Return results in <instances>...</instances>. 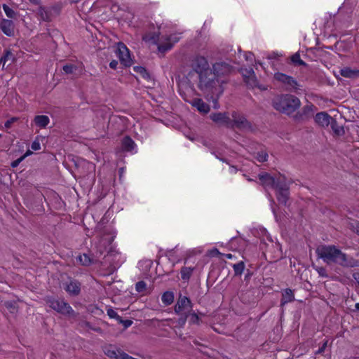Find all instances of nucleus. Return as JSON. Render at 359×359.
<instances>
[{
	"label": "nucleus",
	"mask_w": 359,
	"mask_h": 359,
	"mask_svg": "<svg viewBox=\"0 0 359 359\" xmlns=\"http://www.w3.org/2000/svg\"><path fill=\"white\" fill-rule=\"evenodd\" d=\"M211 254L212 255H219L220 252H219V250L217 249V248H214L212 251H211Z\"/></svg>",
	"instance_id": "13d9d810"
},
{
	"label": "nucleus",
	"mask_w": 359,
	"mask_h": 359,
	"mask_svg": "<svg viewBox=\"0 0 359 359\" xmlns=\"http://www.w3.org/2000/svg\"><path fill=\"white\" fill-rule=\"evenodd\" d=\"M172 46V44L170 43H165V44H160L158 46V50L161 53H165V52L168 51V50L171 49Z\"/></svg>",
	"instance_id": "a18cd8bd"
},
{
	"label": "nucleus",
	"mask_w": 359,
	"mask_h": 359,
	"mask_svg": "<svg viewBox=\"0 0 359 359\" xmlns=\"http://www.w3.org/2000/svg\"><path fill=\"white\" fill-rule=\"evenodd\" d=\"M275 177H273L267 172H262L258 175L260 184L264 187V189L273 188Z\"/></svg>",
	"instance_id": "4468645a"
},
{
	"label": "nucleus",
	"mask_w": 359,
	"mask_h": 359,
	"mask_svg": "<svg viewBox=\"0 0 359 359\" xmlns=\"http://www.w3.org/2000/svg\"><path fill=\"white\" fill-rule=\"evenodd\" d=\"M255 158L260 163L265 162L268 159V154L264 151H259L257 153Z\"/></svg>",
	"instance_id": "ea45409f"
},
{
	"label": "nucleus",
	"mask_w": 359,
	"mask_h": 359,
	"mask_svg": "<svg viewBox=\"0 0 359 359\" xmlns=\"http://www.w3.org/2000/svg\"><path fill=\"white\" fill-rule=\"evenodd\" d=\"M316 107L313 104L309 103L295 114L294 119L298 122L307 121L313 116Z\"/></svg>",
	"instance_id": "9d476101"
},
{
	"label": "nucleus",
	"mask_w": 359,
	"mask_h": 359,
	"mask_svg": "<svg viewBox=\"0 0 359 359\" xmlns=\"http://www.w3.org/2000/svg\"><path fill=\"white\" fill-rule=\"evenodd\" d=\"M348 226L351 231L359 236V220H351Z\"/></svg>",
	"instance_id": "72a5a7b5"
},
{
	"label": "nucleus",
	"mask_w": 359,
	"mask_h": 359,
	"mask_svg": "<svg viewBox=\"0 0 359 359\" xmlns=\"http://www.w3.org/2000/svg\"><path fill=\"white\" fill-rule=\"evenodd\" d=\"M231 126L229 128H238L239 130L251 129L252 124L249 122L246 117L238 111H233L231 113Z\"/></svg>",
	"instance_id": "0eeeda50"
},
{
	"label": "nucleus",
	"mask_w": 359,
	"mask_h": 359,
	"mask_svg": "<svg viewBox=\"0 0 359 359\" xmlns=\"http://www.w3.org/2000/svg\"><path fill=\"white\" fill-rule=\"evenodd\" d=\"M107 313L110 318H115L117 321L121 318V316L111 308L107 309Z\"/></svg>",
	"instance_id": "c03bdc74"
},
{
	"label": "nucleus",
	"mask_w": 359,
	"mask_h": 359,
	"mask_svg": "<svg viewBox=\"0 0 359 359\" xmlns=\"http://www.w3.org/2000/svg\"><path fill=\"white\" fill-rule=\"evenodd\" d=\"M191 70L187 74V78L191 80L195 74L200 76L211 70L208 60L203 56H196L191 62Z\"/></svg>",
	"instance_id": "20e7f679"
},
{
	"label": "nucleus",
	"mask_w": 359,
	"mask_h": 359,
	"mask_svg": "<svg viewBox=\"0 0 359 359\" xmlns=\"http://www.w3.org/2000/svg\"><path fill=\"white\" fill-rule=\"evenodd\" d=\"M174 309L176 314L189 315L192 311V303L188 297L180 294Z\"/></svg>",
	"instance_id": "1a4fd4ad"
},
{
	"label": "nucleus",
	"mask_w": 359,
	"mask_h": 359,
	"mask_svg": "<svg viewBox=\"0 0 359 359\" xmlns=\"http://www.w3.org/2000/svg\"><path fill=\"white\" fill-rule=\"evenodd\" d=\"M135 146V142L129 136H126L122 140L123 148L128 151H132Z\"/></svg>",
	"instance_id": "a878e982"
},
{
	"label": "nucleus",
	"mask_w": 359,
	"mask_h": 359,
	"mask_svg": "<svg viewBox=\"0 0 359 359\" xmlns=\"http://www.w3.org/2000/svg\"><path fill=\"white\" fill-rule=\"evenodd\" d=\"M13 60H14V56H13V53L10 50H6L5 54L0 59V65L2 63L3 68H4L5 65L6 64V62H10L8 64V66H9L10 65H11V63L13 62Z\"/></svg>",
	"instance_id": "c756f323"
},
{
	"label": "nucleus",
	"mask_w": 359,
	"mask_h": 359,
	"mask_svg": "<svg viewBox=\"0 0 359 359\" xmlns=\"http://www.w3.org/2000/svg\"><path fill=\"white\" fill-rule=\"evenodd\" d=\"M180 316V318H178L177 323L179 327H182L186 323V321L187 320V318L189 317V315L187 314H177Z\"/></svg>",
	"instance_id": "79ce46f5"
},
{
	"label": "nucleus",
	"mask_w": 359,
	"mask_h": 359,
	"mask_svg": "<svg viewBox=\"0 0 359 359\" xmlns=\"http://www.w3.org/2000/svg\"><path fill=\"white\" fill-rule=\"evenodd\" d=\"M330 125L331 126V128H332L333 133L336 135L341 136V135H344L345 131H344V127L342 126L339 125V123H337V121H336L335 118H332Z\"/></svg>",
	"instance_id": "b1692460"
},
{
	"label": "nucleus",
	"mask_w": 359,
	"mask_h": 359,
	"mask_svg": "<svg viewBox=\"0 0 359 359\" xmlns=\"http://www.w3.org/2000/svg\"><path fill=\"white\" fill-rule=\"evenodd\" d=\"M290 196V189H283L278 191L276 197L278 202L281 204L286 205Z\"/></svg>",
	"instance_id": "5701e85b"
},
{
	"label": "nucleus",
	"mask_w": 359,
	"mask_h": 359,
	"mask_svg": "<svg viewBox=\"0 0 359 359\" xmlns=\"http://www.w3.org/2000/svg\"><path fill=\"white\" fill-rule=\"evenodd\" d=\"M77 261H79V262L83 266H89L92 263L91 259L86 254L79 256L77 257Z\"/></svg>",
	"instance_id": "f704fd0d"
},
{
	"label": "nucleus",
	"mask_w": 359,
	"mask_h": 359,
	"mask_svg": "<svg viewBox=\"0 0 359 359\" xmlns=\"http://www.w3.org/2000/svg\"><path fill=\"white\" fill-rule=\"evenodd\" d=\"M119 323L122 324L124 327V328H128L133 324V321L130 320H123L122 318L118 320V321Z\"/></svg>",
	"instance_id": "8fccbe9b"
},
{
	"label": "nucleus",
	"mask_w": 359,
	"mask_h": 359,
	"mask_svg": "<svg viewBox=\"0 0 359 359\" xmlns=\"http://www.w3.org/2000/svg\"><path fill=\"white\" fill-rule=\"evenodd\" d=\"M272 105L277 111L290 115L301 106L300 100L291 94H280L272 100Z\"/></svg>",
	"instance_id": "7ed1b4c3"
},
{
	"label": "nucleus",
	"mask_w": 359,
	"mask_h": 359,
	"mask_svg": "<svg viewBox=\"0 0 359 359\" xmlns=\"http://www.w3.org/2000/svg\"><path fill=\"white\" fill-rule=\"evenodd\" d=\"M246 60L252 61L254 55L252 53H248L245 55Z\"/></svg>",
	"instance_id": "4d7b16f0"
},
{
	"label": "nucleus",
	"mask_w": 359,
	"mask_h": 359,
	"mask_svg": "<svg viewBox=\"0 0 359 359\" xmlns=\"http://www.w3.org/2000/svg\"><path fill=\"white\" fill-rule=\"evenodd\" d=\"M32 149L34 151L39 150L41 149V144L39 141L36 139L31 144Z\"/></svg>",
	"instance_id": "603ef678"
},
{
	"label": "nucleus",
	"mask_w": 359,
	"mask_h": 359,
	"mask_svg": "<svg viewBox=\"0 0 359 359\" xmlns=\"http://www.w3.org/2000/svg\"><path fill=\"white\" fill-rule=\"evenodd\" d=\"M161 300L165 306L172 304L174 302V293L170 291L165 292L161 297Z\"/></svg>",
	"instance_id": "cd10ccee"
},
{
	"label": "nucleus",
	"mask_w": 359,
	"mask_h": 359,
	"mask_svg": "<svg viewBox=\"0 0 359 359\" xmlns=\"http://www.w3.org/2000/svg\"><path fill=\"white\" fill-rule=\"evenodd\" d=\"M316 253L319 259L328 264L334 263L346 268L359 266L358 260L348 256L333 245H320L317 247Z\"/></svg>",
	"instance_id": "f257e3e1"
},
{
	"label": "nucleus",
	"mask_w": 359,
	"mask_h": 359,
	"mask_svg": "<svg viewBox=\"0 0 359 359\" xmlns=\"http://www.w3.org/2000/svg\"><path fill=\"white\" fill-rule=\"evenodd\" d=\"M332 118L327 112L323 111L316 114L315 121L322 127H327Z\"/></svg>",
	"instance_id": "dca6fc26"
},
{
	"label": "nucleus",
	"mask_w": 359,
	"mask_h": 359,
	"mask_svg": "<svg viewBox=\"0 0 359 359\" xmlns=\"http://www.w3.org/2000/svg\"><path fill=\"white\" fill-rule=\"evenodd\" d=\"M339 15L350 18L352 14L359 15V0H345L339 8Z\"/></svg>",
	"instance_id": "6e6552de"
},
{
	"label": "nucleus",
	"mask_w": 359,
	"mask_h": 359,
	"mask_svg": "<svg viewBox=\"0 0 359 359\" xmlns=\"http://www.w3.org/2000/svg\"><path fill=\"white\" fill-rule=\"evenodd\" d=\"M234 275L235 276H241L245 269V263L243 261H241L233 265Z\"/></svg>",
	"instance_id": "2f4dec72"
},
{
	"label": "nucleus",
	"mask_w": 359,
	"mask_h": 359,
	"mask_svg": "<svg viewBox=\"0 0 359 359\" xmlns=\"http://www.w3.org/2000/svg\"><path fill=\"white\" fill-rule=\"evenodd\" d=\"M254 74H255V72L252 68L245 69L243 72V76L244 77V79H247L248 76H251Z\"/></svg>",
	"instance_id": "de8ad7c7"
},
{
	"label": "nucleus",
	"mask_w": 359,
	"mask_h": 359,
	"mask_svg": "<svg viewBox=\"0 0 359 359\" xmlns=\"http://www.w3.org/2000/svg\"><path fill=\"white\" fill-rule=\"evenodd\" d=\"M117 65H118V61L116 60H112L110 63H109V67L113 69H116V67H117Z\"/></svg>",
	"instance_id": "6e6d98bb"
},
{
	"label": "nucleus",
	"mask_w": 359,
	"mask_h": 359,
	"mask_svg": "<svg viewBox=\"0 0 359 359\" xmlns=\"http://www.w3.org/2000/svg\"><path fill=\"white\" fill-rule=\"evenodd\" d=\"M355 307L359 310V303H356L355 305Z\"/></svg>",
	"instance_id": "680f3d73"
},
{
	"label": "nucleus",
	"mask_w": 359,
	"mask_h": 359,
	"mask_svg": "<svg viewBox=\"0 0 359 359\" xmlns=\"http://www.w3.org/2000/svg\"><path fill=\"white\" fill-rule=\"evenodd\" d=\"M65 289L69 294L76 296L80 293L81 284L76 280H71Z\"/></svg>",
	"instance_id": "a211bd4d"
},
{
	"label": "nucleus",
	"mask_w": 359,
	"mask_h": 359,
	"mask_svg": "<svg viewBox=\"0 0 359 359\" xmlns=\"http://www.w3.org/2000/svg\"><path fill=\"white\" fill-rule=\"evenodd\" d=\"M192 105L195 107L198 111L203 114H207L210 111L209 105L200 98L194 100Z\"/></svg>",
	"instance_id": "6ab92c4d"
},
{
	"label": "nucleus",
	"mask_w": 359,
	"mask_h": 359,
	"mask_svg": "<svg viewBox=\"0 0 359 359\" xmlns=\"http://www.w3.org/2000/svg\"><path fill=\"white\" fill-rule=\"evenodd\" d=\"M38 14L39 15L41 20L43 21H49L50 15L49 13L46 11V9L43 7H39L38 11Z\"/></svg>",
	"instance_id": "4c0bfd02"
},
{
	"label": "nucleus",
	"mask_w": 359,
	"mask_h": 359,
	"mask_svg": "<svg viewBox=\"0 0 359 359\" xmlns=\"http://www.w3.org/2000/svg\"><path fill=\"white\" fill-rule=\"evenodd\" d=\"M159 32L148 33L142 36V39L145 41L157 43L159 40Z\"/></svg>",
	"instance_id": "c85d7f7f"
},
{
	"label": "nucleus",
	"mask_w": 359,
	"mask_h": 359,
	"mask_svg": "<svg viewBox=\"0 0 359 359\" xmlns=\"http://www.w3.org/2000/svg\"><path fill=\"white\" fill-rule=\"evenodd\" d=\"M244 80L246 84L250 88H257L261 90H266L267 89L265 86L259 84L258 80L257 79L255 74L251 76H248V78Z\"/></svg>",
	"instance_id": "4be33fe9"
},
{
	"label": "nucleus",
	"mask_w": 359,
	"mask_h": 359,
	"mask_svg": "<svg viewBox=\"0 0 359 359\" xmlns=\"http://www.w3.org/2000/svg\"><path fill=\"white\" fill-rule=\"evenodd\" d=\"M327 340H325L323 345L318 348V350L316 352V354H323L325 352V350L327 346Z\"/></svg>",
	"instance_id": "864d4df0"
},
{
	"label": "nucleus",
	"mask_w": 359,
	"mask_h": 359,
	"mask_svg": "<svg viewBox=\"0 0 359 359\" xmlns=\"http://www.w3.org/2000/svg\"><path fill=\"white\" fill-rule=\"evenodd\" d=\"M291 60L294 64L298 65L299 66H306V62H304L300 58V55L298 53H296L292 55Z\"/></svg>",
	"instance_id": "c9c22d12"
},
{
	"label": "nucleus",
	"mask_w": 359,
	"mask_h": 359,
	"mask_svg": "<svg viewBox=\"0 0 359 359\" xmlns=\"http://www.w3.org/2000/svg\"><path fill=\"white\" fill-rule=\"evenodd\" d=\"M247 180H248V181H249V182H252V181H253V180H252V179H251V178H250V177H248V178H247Z\"/></svg>",
	"instance_id": "e2e57ef3"
},
{
	"label": "nucleus",
	"mask_w": 359,
	"mask_h": 359,
	"mask_svg": "<svg viewBox=\"0 0 359 359\" xmlns=\"http://www.w3.org/2000/svg\"><path fill=\"white\" fill-rule=\"evenodd\" d=\"M3 9L8 18H15V16H16L15 12L12 8H11L8 6L4 4Z\"/></svg>",
	"instance_id": "58836bf2"
},
{
	"label": "nucleus",
	"mask_w": 359,
	"mask_h": 359,
	"mask_svg": "<svg viewBox=\"0 0 359 359\" xmlns=\"http://www.w3.org/2000/svg\"><path fill=\"white\" fill-rule=\"evenodd\" d=\"M29 154H31V152L29 151H28L23 156L19 158L18 159L14 161L13 162L11 163V166L13 168H15V167H17L18 165V164L23 160V158L29 155Z\"/></svg>",
	"instance_id": "09e8293b"
},
{
	"label": "nucleus",
	"mask_w": 359,
	"mask_h": 359,
	"mask_svg": "<svg viewBox=\"0 0 359 359\" xmlns=\"http://www.w3.org/2000/svg\"><path fill=\"white\" fill-rule=\"evenodd\" d=\"M358 77H359V69H358Z\"/></svg>",
	"instance_id": "69168bd1"
},
{
	"label": "nucleus",
	"mask_w": 359,
	"mask_h": 359,
	"mask_svg": "<svg viewBox=\"0 0 359 359\" xmlns=\"http://www.w3.org/2000/svg\"><path fill=\"white\" fill-rule=\"evenodd\" d=\"M135 289L138 292H144L147 289V284L144 281L141 280L136 283Z\"/></svg>",
	"instance_id": "a19ab883"
},
{
	"label": "nucleus",
	"mask_w": 359,
	"mask_h": 359,
	"mask_svg": "<svg viewBox=\"0 0 359 359\" xmlns=\"http://www.w3.org/2000/svg\"><path fill=\"white\" fill-rule=\"evenodd\" d=\"M290 184L291 182L287 180L284 175L279 174L278 176L275 177V183L273 189H276V191L290 189Z\"/></svg>",
	"instance_id": "2eb2a0df"
},
{
	"label": "nucleus",
	"mask_w": 359,
	"mask_h": 359,
	"mask_svg": "<svg viewBox=\"0 0 359 359\" xmlns=\"http://www.w3.org/2000/svg\"><path fill=\"white\" fill-rule=\"evenodd\" d=\"M273 79L278 82L286 91L296 92L299 89V84L297 81L291 76L278 72L274 74Z\"/></svg>",
	"instance_id": "39448f33"
},
{
	"label": "nucleus",
	"mask_w": 359,
	"mask_h": 359,
	"mask_svg": "<svg viewBox=\"0 0 359 359\" xmlns=\"http://www.w3.org/2000/svg\"><path fill=\"white\" fill-rule=\"evenodd\" d=\"M222 95H213V94H211V95H205V97L208 100H212V103H213V107L215 109H218L219 107V102H218V100L219 98L222 96Z\"/></svg>",
	"instance_id": "473e14b6"
},
{
	"label": "nucleus",
	"mask_w": 359,
	"mask_h": 359,
	"mask_svg": "<svg viewBox=\"0 0 359 359\" xmlns=\"http://www.w3.org/2000/svg\"><path fill=\"white\" fill-rule=\"evenodd\" d=\"M341 76L348 79H356L358 77V69L346 67L339 70Z\"/></svg>",
	"instance_id": "aec40b11"
},
{
	"label": "nucleus",
	"mask_w": 359,
	"mask_h": 359,
	"mask_svg": "<svg viewBox=\"0 0 359 359\" xmlns=\"http://www.w3.org/2000/svg\"><path fill=\"white\" fill-rule=\"evenodd\" d=\"M0 28L8 36L14 35V24L12 20L3 19L0 22Z\"/></svg>",
	"instance_id": "f3484780"
},
{
	"label": "nucleus",
	"mask_w": 359,
	"mask_h": 359,
	"mask_svg": "<svg viewBox=\"0 0 359 359\" xmlns=\"http://www.w3.org/2000/svg\"><path fill=\"white\" fill-rule=\"evenodd\" d=\"M29 1L34 4L39 5L41 0H29Z\"/></svg>",
	"instance_id": "bf43d9fd"
},
{
	"label": "nucleus",
	"mask_w": 359,
	"mask_h": 359,
	"mask_svg": "<svg viewBox=\"0 0 359 359\" xmlns=\"http://www.w3.org/2000/svg\"><path fill=\"white\" fill-rule=\"evenodd\" d=\"M116 54L121 63L125 67H130L132 65L133 62L129 50L123 43H118Z\"/></svg>",
	"instance_id": "9b49d317"
},
{
	"label": "nucleus",
	"mask_w": 359,
	"mask_h": 359,
	"mask_svg": "<svg viewBox=\"0 0 359 359\" xmlns=\"http://www.w3.org/2000/svg\"><path fill=\"white\" fill-rule=\"evenodd\" d=\"M318 273L322 277H327V274L326 273V270L323 267H320L317 269Z\"/></svg>",
	"instance_id": "5fc2aeb1"
},
{
	"label": "nucleus",
	"mask_w": 359,
	"mask_h": 359,
	"mask_svg": "<svg viewBox=\"0 0 359 359\" xmlns=\"http://www.w3.org/2000/svg\"><path fill=\"white\" fill-rule=\"evenodd\" d=\"M82 326L88 327L89 329L93 330L95 332L102 333V330L100 327H93L91 326L90 323L88 321H84L83 323H82Z\"/></svg>",
	"instance_id": "49530a36"
},
{
	"label": "nucleus",
	"mask_w": 359,
	"mask_h": 359,
	"mask_svg": "<svg viewBox=\"0 0 359 359\" xmlns=\"http://www.w3.org/2000/svg\"><path fill=\"white\" fill-rule=\"evenodd\" d=\"M33 121L36 126L44 128L50 123V118L46 115H37L34 117Z\"/></svg>",
	"instance_id": "412c9836"
},
{
	"label": "nucleus",
	"mask_w": 359,
	"mask_h": 359,
	"mask_svg": "<svg viewBox=\"0 0 359 359\" xmlns=\"http://www.w3.org/2000/svg\"><path fill=\"white\" fill-rule=\"evenodd\" d=\"M133 70L136 73L140 74L142 76V78H144L145 79L148 80L151 77L150 74L147 72V69L144 67H143L135 66V67H133Z\"/></svg>",
	"instance_id": "7c9ffc66"
},
{
	"label": "nucleus",
	"mask_w": 359,
	"mask_h": 359,
	"mask_svg": "<svg viewBox=\"0 0 359 359\" xmlns=\"http://www.w3.org/2000/svg\"><path fill=\"white\" fill-rule=\"evenodd\" d=\"M217 78L229 74L233 71V67L225 62H218L212 65L211 68Z\"/></svg>",
	"instance_id": "f8f14e48"
},
{
	"label": "nucleus",
	"mask_w": 359,
	"mask_h": 359,
	"mask_svg": "<svg viewBox=\"0 0 359 359\" xmlns=\"http://www.w3.org/2000/svg\"><path fill=\"white\" fill-rule=\"evenodd\" d=\"M189 323L197 324V325L199 324L200 318L196 313L190 312V313L189 314Z\"/></svg>",
	"instance_id": "37998d69"
},
{
	"label": "nucleus",
	"mask_w": 359,
	"mask_h": 359,
	"mask_svg": "<svg viewBox=\"0 0 359 359\" xmlns=\"http://www.w3.org/2000/svg\"><path fill=\"white\" fill-rule=\"evenodd\" d=\"M48 306L62 315H68L70 316H76V313L70 305L65 302L58 299L48 297L46 300Z\"/></svg>",
	"instance_id": "423d86ee"
},
{
	"label": "nucleus",
	"mask_w": 359,
	"mask_h": 359,
	"mask_svg": "<svg viewBox=\"0 0 359 359\" xmlns=\"http://www.w3.org/2000/svg\"><path fill=\"white\" fill-rule=\"evenodd\" d=\"M210 118L217 124L224 126L226 128H229V126H231V117L229 116L228 113H212L210 115Z\"/></svg>",
	"instance_id": "ddd939ff"
},
{
	"label": "nucleus",
	"mask_w": 359,
	"mask_h": 359,
	"mask_svg": "<svg viewBox=\"0 0 359 359\" xmlns=\"http://www.w3.org/2000/svg\"><path fill=\"white\" fill-rule=\"evenodd\" d=\"M219 160L223 161V162H226V161L224 158H219Z\"/></svg>",
	"instance_id": "0e129e2a"
},
{
	"label": "nucleus",
	"mask_w": 359,
	"mask_h": 359,
	"mask_svg": "<svg viewBox=\"0 0 359 359\" xmlns=\"http://www.w3.org/2000/svg\"><path fill=\"white\" fill-rule=\"evenodd\" d=\"M225 257L228 259H231L233 255L231 254H226Z\"/></svg>",
	"instance_id": "052dcab7"
},
{
	"label": "nucleus",
	"mask_w": 359,
	"mask_h": 359,
	"mask_svg": "<svg viewBox=\"0 0 359 359\" xmlns=\"http://www.w3.org/2000/svg\"><path fill=\"white\" fill-rule=\"evenodd\" d=\"M18 118H17V117H12L11 118H10V119L7 120V121H6V123H4V126H5V128H10L11 127V125H12L14 122L17 121H18Z\"/></svg>",
	"instance_id": "3c124183"
},
{
	"label": "nucleus",
	"mask_w": 359,
	"mask_h": 359,
	"mask_svg": "<svg viewBox=\"0 0 359 359\" xmlns=\"http://www.w3.org/2000/svg\"><path fill=\"white\" fill-rule=\"evenodd\" d=\"M62 69L65 74H72L77 69V67L73 64H66L62 67Z\"/></svg>",
	"instance_id": "e433bc0d"
},
{
	"label": "nucleus",
	"mask_w": 359,
	"mask_h": 359,
	"mask_svg": "<svg viewBox=\"0 0 359 359\" xmlns=\"http://www.w3.org/2000/svg\"><path fill=\"white\" fill-rule=\"evenodd\" d=\"M294 300L293 292L290 289H286L282 294L281 305H284Z\"/></svg>",
	"instance_id": "393cba45"
},
{
	"label": "nucleus",
	"mask_w": 359,
	"mask_h": 359,
	"mask_svg": "<svg viewBox=\"0 0 359 359\" xmlns=\"http://www.w3.org/2000/svg\"><path fill=\"white\" fill-rule=\"evenodd\" d=\"M194 270V267H182L180 270L181 278L184 280H189L192 275Z\"/></svg>",
	"instance_id": "bb28decb"
},
{
	"label": "nucleus",
	"mask_w": 359,
	"mask_h": 359,
	"mask_svg": "<svg viewBox=\"0 0 359 359\" xmlns=\"http://www.w3.org/2000/svg\"><path fill=\"white\" fill-rule=\"evenodd\" d=\"M197 87L204 96L211 94L222 95L224 86L228 83V80L217 78L212 69L197 76Z\"/></svg>",
	"instance_id": "f03ea898"
}]
</instances>
